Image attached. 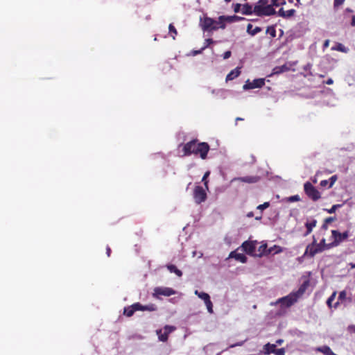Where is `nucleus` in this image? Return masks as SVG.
<instances>
[{
    "label": "nucleus",
    "instance_id": "obj_1",
    "mask_svg": "<svg viewBox=\"0 0 355 355\" xmlns=\"http://www.w3.org/2000/svg\"><path fill=\"white\" fill-rule=\"evenodd\" d=\"M182 146L184 156L194 155L195 156H199L202 159L207 158V155L210 150L208 143L201 142L198 139H193L182 145Z\"/></svg>",
    "mask_w": 355,
    "mask_h": 355
},
{
    "label": "nucleus",
    "instance_id": "obj_2",
    "mask_svg": "<svg viewBox=\"0 0 355 355\" xmlns=\"http://www.w3.org/2000/svg\"><path fill=\"white\" fill-rule=\"evenodd\" d=\"M312 239V243L306 246L304 254L299 258V260H301L304 257L313 258L315 254L334 247V245H330V243L327 244L326 240L324 238L319 243H317V239L315 235H313Z\"/></svg>",
    "mask_w": 355,
    "mask_h": 355
},
{
    "label": "nucleus",
    "instance_id": "obj_3",
    "mask_svg": "<svg viewBox=\"0 0 355 355\" xmlns=\"http://www.w3.org/2000/svg\"><path fill=\"white\" fill-rule=\"evenodd\" d=\"M259 3L254 7V13L257 16H270L275 13V10L270 3H262L261 0Z\"/></svg>",
    "mask_w": 355,
    "mask_h": 355
},
{
    "label": "nucleus",
    "instance_id": "obj_4",
    "mask_svg": "<svg viewBox=\"0 0 355 355\" xmlns=\"http://www.w3.org/2000/svg\"><path fill=\"white\" fill-rule=\"evenodd\" d=\"M309 285V279L304 278V280L303 281L298 290L295 292L290 293V306L295 303L297 300L303 295Z\"/></svg>",
    "mask_w": 355,
    "mask_h": 355
},
{
    "label": "nucleus",
    "instance_id": "obj_5",
    "mask_svg": "<svg viewBox=\"0 0 355 355\" xmlns=\"http://www.w3.org/2000/svg\"><path fill=\"white\" fill-rule=\"evenodd\" d=\"M304 190L306 195L313 201H317L321 198L319 191L309 182L304 183Z\"/></svg>",
    "mask_w": 355,
    "mask_h": 355
},
{
    "label": "nucleus",
    "instance_id": "obj_6",
    "mask_svg": "<svg viewBox=\"0 0 355 355\" xmlns=\"http://www.w3.org/2000/svg\"><path fill=\"white\" fill-rule=\"evenodd\" d=\"M219 23V19L218 21H216L213 19L212 18L205 17L203 19H200V24L202 30L204 31H216L220 28L219 26H213V24Z\"/></svg>",
    "mask_w": 355,
    "mask_h": 355
},
{
    "label": "nucleus",
    "instance_id": "obj_7",
    "mask_svg": "<svg viewBox=\"0 0 355 355\" xmlns=\"http://www.w3.org/2000/svg\"><path fill=\"white\" fill-rule=\"evenodd\" d=\"M332 237L334 241L330 243V245L337 246L340 243L347 239L349 236L348 231H345L343 233L339 232L338 230H331Z\"/></svg>",
    "mask_w": 355,
    "mask_h": 355
},
{
    "label": "nucleus",
    "instance_id": "obj_8",
    "mask_svg": "<svg viewBox=\"0 0 355 355\" xmlns=\"http://www.w3.org/2000/svg\"><path fill=\"white\" fill-rule=\"evenodd\" d=\"M193 198L197 204L205 202L207 199L205 190L200 186H196L193 190Z\"/></svg>",
    "mask_w": 355,
    "mask_h": 355
},
{
    "label": "nucleus",
    "instance_id": "obj_9",
    "mask_svg": "<svg viewBox=\"0 0 355 355\" xmlns=\"http://www.w3.org/2000/svg\"><path fill=\"white\" fill-rule=\"evenodd\" d=\"M153 291V295L156 298H159L160 295L169 297L175 293L173 288L168 287H156Z\"/></svg>",
    "mask_w": 355,
    "mask_h": 355
},
{
    "label": "nucleus",
    "instance_id": "obj_10",
    "mask_svg": "<svg viewBox=\"0 0 355 355\" xmlns=\"http://www.w3.org/2000/svg\"><path fill=\"white\" fill-rule=\"evenodd\" d=\"M257 242L256 241H247L242 243L241 248L243 250L250 255H256L255 250Z\"/></svg>",
    "mask_w": 355,
    "mask_h": 355
},
{
    "label": "nucleus",
    "instance_id": "obj_11",
    "mask_svg": "<svg viewBox=\"0 0 355 355\" xmlns=\"http://www.w3.org/2000/svg\"><path fill=\"white\" fill-rule=\"evenodd\" d=\"M317 223V220L312 217L306 218L304 223L306 230L303 232L302 236L305 237L310 234L312 232L313 229L316 226Z\"/></svg>",
    "mask_w": 355,
    "mask_h": 355
},
{
    "label": "nucleus",
    "instance_id": "obj_12",
    "mask_svg": "<svg viewBox=\"0 0 355 355\" xmlns=\"http://www.w3.org/2000/svg\"><path fill=\"white\" fill-rule=\"evenodd\" d=\"M265 85V80L263 78L254 79L252 82L248 80L243 85L245 90L252 89L255 88H261Z\"/></svg>",
    "mask_w": 355,
    "mask_h": 355
},
{
    "label": "nucleus",
    "instance_id": "obj_13",
    "mask_svg": "<svg viewBox=\"0 0 355 355\" xmlns=\"http://www.w3.org/2000/svg\"><path fill=\"white\" fill-rule=\"evenodd\" d=\"M274 248L275 249H273V248H268L266 244H262L259 246L258 249V254H256V255L261 257L268 254H276L280 251L279 247H277L276 245H274Z\"/></svg>",
    "mask_w": 355,
    "mask_h": 355
},
{
    "label": "nucleus",
    "instance_id": "obj_14",
    "mask_svg": "<svg viewBox=\"0 0 355 355\" xmlns=\"http://www.w3.org/2000/svg\"><path fill=\"white\" fill-rule=\"evenodd\" d=\"M241 19H242V18L239 16H236V15L227 16V17L220 16L219 17L220 28L222 29L225 28L226 25L225 24V21L232 23V22L236 21H239Z\"/></svg>",
    "mask_w": 355,
    "mask_h": 355
},
{
    "label": "nucleus",
    "instance_id": "obj_15",
    "mask_svg": "<svg viewBox=\"0 0 355 355\" xmlns=\"http://www.w3.org/2000/svg\"><path fill=\"white\" fill-rule=\"evenodd\" d=\"M135 309L137 311H155L157 309V306L155 304H148L147 305H142L139 302L135 303Z\"/></svg>",
    "mask_w": 355,
    "mask_h": 355
},
{
    "label": "nucleus",
    "instance_id": "obj_16",
    "mask_svg": "<svg viewBox=\"0 0 355 355\" xmlns=\"http://www.w3.org/2000/svg\"><path fill=\"white\" fill-rule=\"evenodd\" d=\"M230 257L234 258L236 260L244 263L247 262V257L242 253H238L236 251L231 252Z\"/></svg>",
    "mask_w": 355,
    "mask_h": 355
},
{
    "label": "nucleus",
    "instance_id": "obj_17",
    "mask_svg": "<svg viewBox=\"0 0 355 355\" xmlns=\"http://www.w3.org/2000/svg\"><path fill=\"white\" fill-rule=\"evenodd\" d=\"M347 299V292L345 291H342L339 293L338 300L334 304V308L337 309L340 304L343 303Z\"/></svg>",
    "mask_w": 355,
    "mask_h": 355
},
{
    "label": "nucleus",
    "instance_id": "obj_18",
    "mask_svg": "<svg viewBox=\"0 0 355 355\" xmlns=\"http://www.w3.org/2000/svg\"><path fill=\"white\" fill-rule=\"evenodd\" d=\"M241 73L240 69L239 67L232 70L226 76V81H230L237 78Z\"/></svg>",
    "mask_w": 355,
    "mask_h": 355
},
{
    "label": "nucleus",
    "instance_id": "obj_19",
    "mask_svg": "<svg viewBox=\"0 0 355 355\" xmlns=\"http://www.w3.org/2000/svg\"><path fill=\"white\" fill-rule=\"evenodd\" d=\"M261 31V28L260 27L256 26L253 28V26L251 24H248L247 26V32L254 36Z\"/></svg>",
    "mask_w": 355,
    "mask_h": 355
},
{
    "label": "nucleus",
    "instance_id": "obj_20",
    "mask_svg": "<svg viewBox=\"0 0 355 355\" xmlns=\"http://www.w3.org/2000/svg\"><path fill=\"white\" fill-rule=\"evenodd\" d=\"M167 269L169 270L171 273H175L178 277L182 276V272L179 270L175 265L173 264H168L166 266Z\"/></svg>",
    "mask_w": 355,
    "mask_h": 355
},
{
    "label": "nucleus",
    "instance_id": "obj_21",
    "mask_svg": "<svg viewBox=\"0 0 355 355\" xmlns=\"http://www.w3.org/2000/svg\"><path fill=\"white\" fill-rule=\"evenodd\" d=\"M135 303H134L131 306L125 308L123 311L124 315L128 317H131L135 313V312L137 311V309L135 308Z\"/></svg>",
    "mask_w": 355,
    "mask_h": 355
},
{
    "label": "nucleus",
    "instance_id": "obj_22",
    "mask_svg": "<svg viewBox=\"0 0 355 355\" xmlns=\"http://www.w3.org/2000/svg\"><path fill=\"white\" fill-rule=\"evenodd\" d=\"M241 12L243 15H251L254 13V8L248 3H245L242 6Z\"/></svg>",
    "mask_w": 355,
    "mask_h": 355
},
{
    "label": "nucleus",
    "instance_id": "obj_23",
    "mask_svg": "<svg viewBox=\"0 0 355 355\" xmlns=\"http://www.w3.org/2000/svg\"><path fill=\"white\" fill-rule=\"evenodd\" d=\"M262 3H270L272 6H279L280 5L286 3L285 0H261Z\"/></svg>",
    "mask_w": 355,
    "mask_h": 355
},
{
    "label": "nucleus",
    "instance_id": "obj_24",
    "mask_svg": "<svg viewBox=\"0 0 355 355\" xmlns=\"http://www.w3.org/2000/svg\"><path fill=\"white\" fill-rule=\"evenodd\" d=\"M156 333L158 336L159 340L162 342H166L168 340V334L166 332L163 331L162 329H159L156 331Z\"/></svg>",
    "mask_w": 355,
    "mask_h": 355
},
{
    "label": "nucleus",
    "instance_id": "obj_25",
    "mask_svg": "<svg viewBox=\"0 0 355 355\" xmlns=\"http://www.w3.org/2000/svg\"><path fill=\"white\" fill-rule=\"evenodd\" d=\"M264 349L266 350V352L268 354L275 353L276 345L274 344L268 343L264 346Z\"/></svg>",
    "mask_w": 355,
    "mask_h": 355
},
{
    "label": "nucleus",
    "instance_id": "obj_26",
    "mask_svg": "<svg viewBox=\"0 0 355 355\" xmlns=\"http://www.w3.org/2000/svg\"><path fill=\"white\" fill-rule=\"evenodd\" d=\"M332 50L338 51L343 53H347L348 49L345 47L343 44L341 43H337L335 46H333Z\"/></svg>",
    "mask_w": 355,
    "mask_h": 355
},
{
    "label": "nucleus",
    "instance_id": "obj_27",
    "mask_svg": "<svg viewBox=\"0 0 355 355\" xmlns=\"http://www.w3.org/2000/svg\"><path fill=\"white\" fill-rule=\"evenodd\" d=\"M336 295V292L334 291L331 296L327 299V304L329 308L334 307V305H332L333 301L335 300Z\"/></svg>",
    "mask_w": 355,
    "mask_h": 355
},
{
    "label": "nucleus",
    "instance_id": "obj_28",
    "mask_svg": "<svg viewBox=\"0 0 355 355\" xmlns=\"http://www.w3.org/2000/svg\"><path fill=\"white\" fill-rule=\"evenodd\" d=\"M168 30H169V33L171 35L173 39H175V36L178 34V32H177L176 28L172 24H169Z\"/></svg>",
    "mask_w": 355,
    "mask_h": 355
},
{
    "label": "nucleus",
    "instance_id": "obj_29",
    "mask_svg": "<svg viewBox=\"0 0 355 355\" xmlns=\"http://www.w3.org/2000/svg\"><path fill=\"white\" fill-rule=\"evenodd\" d=\"M287 70V67L286 64L282 65V67H277L273 69V73H280L282 72L286 71Z\"/></svg>",
    "mask_w": 355,
    "mask_h": 355
},
{
    "label": "nucleus",
    "instance_id": "obj_30",
    "mask_svg": "<svg viewBox=\"0 0 355 355\" xmlns=\"http://www.w3.org/2000/svg\"><path fill=\"white\" fill-rule=\"evenodd\" d=\"M342 207V205H340V204H337V205H334L330 209H324V210L327 211L329 214H333L336 211V210L340 207Z\"/></svg>",
    "mask_w": 355,
    "mask_h": 355
},
{
    "label": "nucleus",
    "instance_id": "obj_31",
    "mask_svg": "<svg viewBox=\"0 0 355 355\" xmlns=\"http://www.w3.org/2000/svg\"><path fill=\"white\" fill-rule=\"evenodd\" d=\"M174 330H175V327L171 325H165L164 327V331L166 332L167 334H170L171 332H173Z\"/></svg>",
    "mask_w": 355,
    "mask_h": 355
},
{
    "label": "nucleus",
    "instance_id": "obj_32",
    "mask_svg": "<svg viewBox=\"0 0 355 355\" xmlns=\"http://www.w3.org/2000/svg\"><path fill=\"white\" fill-rule=\"evenodd\" d=\"M205 305L207 306V311L210 313H213V304H212V302H211V300L209 299L208 301L205 302Z\"/></svg>",
    "mask_w": 355,
    "mask_h": 355
},
{
    "label": "nucleus",
    "instance_id": "obj_33",
    "mask_svg": "<svg viewBox=\"0 0 355 355\" xmlns=\"http://www.w3.org/2000/svg\"><path fill=\"white\" fill-rule=\"evenodd\" d=\"M198 297H200V299H202L205 302L208 301L209 299H210V297L209 295L206 293H204V292H201L199 295H198Z\"/></svg>",
    "mask_w": 355,
    "mask_h": 355
},
{
    "label": "nucleus",
    "instance_id": "obj_34",
    "mask_svg": "<svg viewBox=\"0 0 355 355\" xmlns=\"http://www.w3.org/2000/svg\"><path fill=\"white\" fill-rule=\"evenodd\" d=\"M209 175H210V172L207 171L204 174L202 179V181L204 182V184H205L206 189H208V181L207 180V178L209 177Z\"/></svg>",
    "mask_w": 355,
    "mask_h": 355
},
{
    "label": "nucleus",
    "instance_id": "obj_35",
    "mask_svg": "<svg viewBox=\"0 0 355 355\" xmlns=\"http://www.w3.org/2000/svg\"><path fill=\"white\" fill-rule=\"evenodd\" d=\"M337 180V176L335 175H332L329 180V186L328 187L329 188H331L333 187V185L334 184V183L336 182V181Z\"/></svg>",
    "mask_w": 355,
    "mask_h": 355
},
{
    "label": "nucleus",
    "instance_id": "obj_36",
    "mask_svg": "<svg viewBox=\"0 0 355 355\" xmlns=\"http://www.w3.org/2000/svg\"><path fill=\"white\" fill-rule=\"evenodd\" d=\"M270 206V203L268 202H266L263 204L259 205L257 206V209L262 211L265 209L268 208Z\"/></svg>",
    "mask_w": 355,
    "mask_h": 355
},
{
    "label": "nucleus",
    "instance_id": "obj_37",
    "mask_svg": "<svg viewBox=\"0 0 355 355\" xmlns=\"http://www.w3.org/2000/svg\"><path fill=\"white\" fill-rule=\"evenodd\" d=\"M214 43V40L211 38L206 39L205 41V45L202 48V50H205L206 48L209 47V46Z\"/></svg>",
    "mask_w": 355,
    "mask_h": 355
},
{
    "label": "nucleus",
    "instance_id": "obj_38",
    "mask_svg": "<svg viewBox=\"0 0 355 355\" xmlns=\"http://www.w3.org/2000/svg\"><path fill=\"white\" fill-rule=\"evenodd\" d=\"M300 200V198L298 195L290 196V202L299 201Z\"/></svg>",
    "mask_w": 355,
    "mask_h": 355
},
{
    "label": "nucleus",
    "instance_id": "obj_39",
    "mask_svg": "<svg viewBox=\"0 0 355 355\" xmlns=\"http://www.w3.org/2000/svg\"><path fill=\"white\" fill-rule=\"evenodd\" d=\"M345 0H334V6L335 8L342 5L344 3Z\"/></svg>",
    "mask_w": 355,
    "mask_h": 355
},
{
    "label": "nucleus",
    "instance_id": "obj_40",
    "mask_svg": "<svg viewBox=\"0 0 355 355\" xmlns=\"http://www.w3.org/2000/svg\"><path fill=\"white\" fill-rule=\"evenodd\" d=\"M279 301L283 302L286 306H288V295L282 297V299L279 300Z\"/></svg>",
    "mask_w": 355,
    "mask_h": 355
},
{
    "label": "nucleus",
    "instance_id": "obj_41",
    "mask_svg": "<svg viewBox=\"0 0 355 355\" xmlns=\"http://www.w3.org/2000/svg\"><path fill=\"white\" fill-rule=\"evenodd\" d=\"M335 220H336L335 217H328V218H325L324 221L325 222V223L329 224L331 222L334 221Z\"/></svg>",
    "mask_w": 355,
    "mask_h": 355
},
{
    "label": "nucleus",
    "instance_id": "obj_42",
    "mask_svg": "<svg viewBox=\"0 0 355 355\" xmlns=\"http://www.w3.org/2000/svg\"><path fill=\"white\" fill-rule=\"evenodd\" d=\"M231 55H232L231 51H227L223 54V58L224 59H227V58H229L231 56Z\"/></svg>",
    "mask_w": 355,
    "mask_h": 355
},
{
    "label": "nucleus",
    "instance_id": "obj_43",
    "mask_svg": "<svg viewBox=\"0 0 355 355\" xmlns=\"http://www.w3.org/2000/svg\"><path fill=\"white\" fill-rule=\"evenodd\" d=\"M241 4L239 3H236L234 6V11L235 12H239L240 11V8H241Z\"/></svg>",
    "mask_w": 355,
    "mask_h": 355
},
{
    "label": "nucleus",
    "instance_id": "obj_44",
    "mask_svg": "<svg viewBox=\"0 0 355 355\" xmlns=\"http://www.w3.org/2000/svg\"><path fill=\"white\" fill-rule=\"evenodd\" d=\"M329 184V180H324L320 182V185L322 187H324L327 186Z\"/></svg>",
    "mask_w": 355,
    "mask_h": 355
},
{
    "label": "nucleus",
    "instance_id": "obj_45",
    "mask_svg": "<svg viewBox=\"0 0 355 355\" xmlns=\"http://www.w3.org/2000/svg\"><path fill=\"white\" fill-rule=\"evenodd\" d=\"M106 254H107L108 257H110L111 249H110V248L108 245L106 248Z\"/></svg>",
    "mask_w": 355,
    "mask_h": 355
},
{
    "label": "nucleus",
    "instance_id": "obj_46",
    "mask_svg": "<svg viewBox=\"0 0 355 355\" xmlns=\"http://www.w3.org/2000/svg\"><path fill=\"white\" fill-rule=\"evenodd\" d=\"M243 342L237 343L236 344L231 345L230 347H235L236 346H241V345H243Z\"/></svg>",
    "mask_w": 355,
    "mask_h": 355
},
{
    "label": "nucleus",
    "instance_id": "obj_47",
    "mask_svg": "<svg viewBox=\"0 0 355 355\" xmlns=\"http://www.w3.org/2000/svg\"><path fill=\"white\" fill-rule=\"evenodd\" d=\"M351 26L355 27V15L352 16Z\"/></svg>",
    "mask_w": 355,
    "mask_h": 355
},
{
    "label": "nucleus",
    "instance_id": "obj_48",
    "mask_svg": "<svg viewBox=\"0 0 355 355\" xmlns=\"http://www.w3.org/2000/svg\"><path fill=\"white\" fill-rule=\"evenodd\" d=\"M327 228H328V224L325 223V222L324 221V223L322 224L321 229L326 230H327Z\"/></svg>",
    "mask_w": 355,
    "mask_h": 355
},
{
    "label": "nucleus",
    "instance_id": "obj_49",
    "mask_svg": "<svg viewBox=\"0 0 355 355\" xmlns=\"http://www.w3.org/2000/svg\"><path fill=\"white\" fill-rule=\"evenodd\" d=\"M333 83L334 80L331 78H328L327 80L326 81V84L327 85H331L333 84Z\"/></svg>",
    "mask_w": 355,
    "mask_h": 355
},
{
    "label": "nucleus",
    "instance_id": "obj_50",
    "mask_svg": "<svg viewBox=\"0 0 355 355\" xmlns=\"http://www.w3.org/2000/svg\"><path fill=\"white\" fill-rule=\"evenodd\" d=\"M283 353H284V349H278L277 352H276V354L277 355H282Z\"/></svg>",
    "mask_w": 355,
    "mask_h": 355
},
{
    "label": "nucleus",
    "instance_id": "obj_51",
    "mask_svg": "<svg viewBox=\"0 0 355 355\" xmlns=\"http://www.w3.org/2000/svg\"><path fill=\"white\" fill-rule=\"evenodd\" d=\"M246 216H247V217H248V218H252V217H253V216H254V214H253V212H252V211H250V212H248V213L247 214V215H246Z\"/></svg>",
    "mask_w": 355,
    "mask_h": 355
},
{
    "label": "nucleus",
    "instance_id": "obj_52",
    "mask_svg": "<svg viewBox=\"0 0 355 355\" xmlns=\"http://www.w3.org/2000/svg\"><path fill=\"white\" fill-rule=\"evenodd\" d=\"M349 329L355 333V325H351L349 327Z\"/></svg>",
    "mask_w": 355,
    "mask_h": 355
},
{
    "label": "nucleus",
    "instance_id": "obj_53",
    "mask_svg": "<svg viewBox=\"0 0 355 355\" xmlns=\"http://www.w3.org/2000/svg\"><path fill=\"white\" fill-rule=\"evenodd\" d=\"M293 35L294 37H300L302 35V33H301V32L300 33H294Z\"/></svg>",
    "mask_w": 355,
    "mask_h": 355
},
{
    "label": "nucleus",
    "instance_id": "obj_54",
    "mask_svg": "<svg viewBox=\"0 0 355 355\" xmlns=\"http://www.w3.org/2000/svg\"><path fill=\"white\" fill-rule=\"evenodd\" d=\"M270 34L272 36V37H275V30L274 28H272V31L271 32H269Z\"/></svg>",
    "mask_w": 355,
    "mask_h": 355
},
{
    "label": "nucleus",
    "instance_id": "obj_55",
    "mask_svg": "<svg viewBox=\"0 0 355 355\" xmlns=\"http://www.w3.org/2000/svg\"><path fill=\"white\" fill-rule=\"evenodd\" d=\"M329 40H327L324 41V47H327L329 46Z\"/></svg>",
    "mask_w": 355,
    "mask_h": 355
},
{
    "label": "nucleus",
    "instance_id": "obj_56",
    "mask_svg": "<svg viewBox=\"0 0 355 355\" xmlns=\"http://www.w3.org/2000/svg\"><path fill=\"white\" fill-rule=\"evenodd\" d=\"M295 13V10L290 9V17L293 16Z\"/></svg>",
    "mask_w": 355,
    "mask_h": 355
},
{
    "label": "nucleus",
    "instance_id": "obj_57",
    "mask_svg": "<svg viewBox=\"0 0 355 355\" xmlns=\"http://www.w3.org/2000/svg\"><path fill=\"white\" fill-rule=\"evenodd\" d=\"M202 51H203V50H202V49H201L200 50H199V51H196L194 52V55L199 54V53H200Z\"/></svg>",
    "mask_w": 355,
    "mask_h": 355
},
{
    "label": "nucleus",
    "instance_id": "obj_58",
    "mask_svg": "<svg viewBox=\"0 0 355 355\" xmlns=\"http://www.w3.org/2000/svg\"><path fill=\"white\" fill-rule=\"evenodd\" d=\"M261 218H262V214H261L259 216H256V217H255V219H256V220H260Z\"/></svg>",
    "mask_w": 355,
    "mask_h": 355
},
{
    "label": "nucleus",
    "instance_id": "obj_59",
    "mask_svg": "<svg viewBox=\"0 0 355 355\" xmlns=\"http://www.w3.org/2000/svg\"><path fill=\"white\" fill-rule=\"evenodd\" d=\"M346 10V12H353V10H352L351 8H346V10Z\"/></svg>",
    "mask_w": 355,
    "mask_h": 355
},
{
    "label": "nucleus",
    "instance_id": "obj_60",
    "mask_svg": "<svg viewBox=\"0 0 355 355\" xmlns=\"http://www.w3.org/2000/svg\"><path fill=\"white\" fill-rule=\"evenodd\" d=\"M200 293H201V292H199L198 290L195 291V294H196V295H198H198H199Z\"/></svg>",
    "mask_w": 355,
    "mask_h": 355
},
{
    "label": "nucleus",
    "instance_id": "obj_61",
    "mask_svg": "<svg viewBox=\"0 0 355 355\" xmlns=\"http://www.w3.org/2000/svg\"><path fill=\"white\" fill-rule=\"evenodd\" d=\"M243 119H242V118H241V117H237V118L236 119V121H243Z\"/></svg>",
    "mask_w": 355,
    "mask_h": 355
},
{
    "label": "nucleus",
    "instance_id": "obj_62",
    "mask_svg": "<svg viewBox=\"0 0 355 355\" xmlns=\"http://www.w3.org/2000/svg\"><path fill=\"white\" fill-rule=\"evenodd\" d=\"M220 26V23H217V24H213V26Z\"/></svg>",
    "mask_w": 355,
    "mask_h": 355
},
{
    "label": "nucleus",
    "instance_id": "obj_63",
    "mask_svg": "<svg viewBox=\"0 0 355 355\" xmlns=\"http://www.w3.org/2000/svg\"><path fill=\"white\" fill-rule=\"evenodd\" d=\"M293 1V0H290V2ZM300 3V0H296L295 5Z\"/></svg>",
    "mask_w": 355,
    "mask_h": 355
},
{
    "label": "nucleus",
    "instance_id": "obj_64",
    "mask_svg": "<svg viewBox=\"0 0 355 355\" xmlns=\"http://www.w3.org/2000/svg\"><path fill=\"white\" fill-rule=\"evenodd\" d=\"M352 267H353V268H355V264H354V265H352Z\"/></svg>",
    "mask_w": 355,
    "mask_h": 355
}]
</instances>
